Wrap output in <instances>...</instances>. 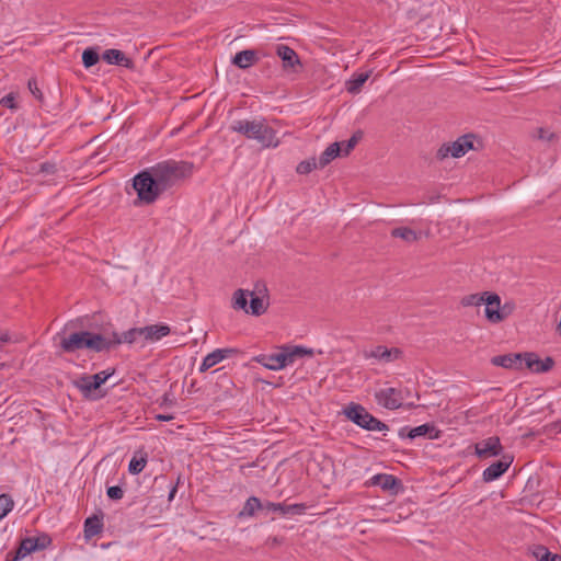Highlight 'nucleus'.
<instances>
[{
	"instance_id": "nucleus-1",
	"label": "nucleus",
	"mask_w": 561,
	"mask_h": 561,
	"mask_svg": "<svg viewBox=\"0 0 561 561\" xmlns=\"http://www.w3.org/2000/svg\"><path fill=\"white\" fill-rule=\"evenodd\" d=\"M230 129L247 139L255 140L263 149L276 148L280 144L277 131L263 118L237 119L231 123Z\"/></svg>"
},
{
	"instance_id": "nucleus-2",
	"label": "nucleus",
	"mask_w": 561,
	"mask_h": 561,
	"mask_svg": "<svg viewBox=\"0 0 561 561\" xmlns=\"http://www.w3.org/2000/svg\"><path fill=\"white\" fill-rule=\"evenodd\" d=\"M268 294L264 284H256L253 290L238 289L232 296V308L248 314L261 316L268 308Z\"/></svg>"
},
{
	"instance_id": "nucleus-3",
	"label": "nucleus",
	"mask_w": 561,
	"mask_h": 561,
	"mask_svg": "<svg viewBox=\"0 0 561 561\" xmlns=\"http://www.w3.org/2000/svg\"><path fill=\"white\" fill-rule=\"evenodd\" d=\"M59 345L66 353H75L84 348L102 352L111 347V342L101 334L81 331L60 336Z\"/></svg>"
},
{
	"instance_id": "nucleus-4",
	"label": "nucleus",
	"mask_w": 561,
	"mask_h": 561,
	"mask_svg": "<svg viewBox=\"0 0 561 561\" xmlns=\"http://www.w3.org/2000/svg\"><path fill=\"white\" fill-rule=\"evenodd\" d=\"M192 164L174 161L158 163L157 165L149 168V171L162 193L173 186L178 181L190 176L192 174Z\"/></svg>"
},
{
	"instance_id": "nucleus-5",
	"label": "nucleus",
	"mask_w": 561,
	"mask_h": 561,
	"mask_svg": "<svg viewBox=\"0 0 561 561\" xmlns=\"http://www.w3.org/2000/svg\"><path fill=\"white\" fill-rule=\"evenodd\" d=\"M313 351L302 346H282L277 353L262 354L254 358L255 362L270 370H280L305 356L311 357Z\"/></svg>"
},
{
	"instance_id": "nucleus-6",
	"label": "nucleus",
	"mask_w": 561,
	"mask_h": 561,
	"mask_svg": "<svg viewBox=\"0 0 561 561\" xmlns=\"http://www.w3.org/2000/svg\"><path fill=\"white\" fill-rule=\"evenodd\" d=\"M112 375L113 371L107 370L94 375H81L72 380V385L84 399L95 401L105 397L106 392L101 387Z\"/></svg>"
},
{
	"instance_id": "nucleus-7",
	"label": "nucleus",
	"mask_w": 561,
	"mask_h": 561,
	"mask_svg": "<svg viewBox=\"0 0 561 561\" xmlns=\"http://www.w3.org/2000/svg\"><path fill=\"white\" fill-rule=\"evenodd\" d=\"M484 317L488 322L499 324L510 318L516 310V304L513 300H506L504 304L496 293L490 291L485 296Z\"/></svg>"
},
{
	"instance_id": "nucleus-8",
	"label": "nucleus",
	"mask_w": 561,
	"mask_h": 561,
	"mask_svg": "<svg viewBox=\"0 0 561 561\" xmlns=\"http://www.w3.org/2000/svg\"><path fill=\"white\" fill-rule=\"evenodd\" d=\"M133 187L137 192L138 201L141 204H152L162 194L149 169L134 178Z\"/></svg>"
},
{
	"instance_id": "nucleus-9",
	"label": "nucleus",
	"mask_w": 561,
	"mask_h": 561,
	"mask_svg": "<svg viewBox=\"0 0 561 561\" xmlns=\"http://www.w3.org/2000/svg\"><path fill=\"white\" fill-rule=\"evenodd\" d=\"M343 414L356 425L367 431H386L388 426L373 416L363 405L351 403L344 408Z\"/></svg>"
},
{
	"instance_id": "nucleus-10",
	"label": "nucleus",
	"mask_w": 561,
	"mask_h": 561,
	"mask_svg": "<svg viewBox=\"0 0 561 561\" xmlns=\"http://www.w3.org/2000/svg\"><path fill=\"white\" fill-rule=\"evenodd\" d=\"M473 149V137L470 135H465L456 139L451 142L443 144L438 150L436 151L437 160H445L449 157L451 158H461L468 151Z\"/></svg>"
},
{
	"instance_id": "nucleus-11",
	"label": "nucleus",
	"mask_w": 561,
	"mask_h": 561,
	"mask_svg": "<svg viewBox=\"0 0 561 561\" xmlns=\"http://www.w3.org/2000/svg\"><path fill=\"white\" fill-rule=\"evenodd\" d=\"M365 359H375L379 363H392L401 358L402 352L398 347L388 348L383 345H375L362 352Z\"/></svg>"
},
{
	"instance_id": "nucleus-12",
	"label": "nucleus",
	"mask_w": 561,
	"mask_h": 561,
	"mask_svg": "<svg viewBox=\"0 0 561 561\" xmlns=\"http://www.w3.org/2000/svg\"><path fill=\"white\" fill-rule=\"evenodd\" d=\"M50 538L46 535L36 538H25L21 541L20 547L16 550L15 557L13 558V561L21 560L28 556L30 553L35 552L37 550H43L47 548L50 545Z\"/></svg>"
},
{
	"instance_id": "nucleus-13",
	"label": "nucleus",
	"mask_w": 561,
	"mask_h": 561,
	"mask_svg": "<svg viewBox=\"0 0 561 561\" xmlns=\"http://www.w3.org/2000/svg\"><path fill=\"white\" fill-rule=\"evenodd\" d=\"M503 446L497 436H491L474 444V454L480 459H489L502 455Z\"/></svg>"
},
{
	"instance_id": "nucleus-14",
	"label": "nucleus",
	"mask_w": 561,
	"mask_h": 561,
	"mask_svg": "<svg viewBox=\"0 0 561 561\" xmlns=\"http://www.w3.org/2000/svg\"><path fill=\"white\" fill-rule=\"evenodd\" d=\"M275 53L282 59L284 71L296 73L302 67L299 56L289 46L283 44L277 45Z\"/></svg>"
},
{
	"instance_id": "nucleus-15",
	"label": "nucleus",
	"mask_w": 561,
	"mask_h": 561,
	"mask_svg": "<svg viewBox=\"0 0 561 561\" xmlns=\"http://www.w3.org/2000/svg\"><path fill=\"white\" fill-rule=\"evenodd\" d=\"M375 398L379 405L389 410L398 409L402 404L401 391L396 388L380 389L375 393Z\"/></svg>"
},
{
	"instance_id": "nucleus-16",
	"label": "nucleus",
	"mask_w": 561,
	"mask_h": 561,
	"mask_svg": "<svg viewBox=\"0 0 561 561\" xmlns=\"http://www.w3.org/2000/svg\"><path fill=\"white\" fill-rule=\"evenodd\" d=\"M523 367L525 366L533 373H547L552 369L554 365V360L551 357H546L541 359L535 353H524L523 356Z\"/></svg>"
},
{
	"instance_id": "nucleus-17",
	"label": "nucleus",
	"mask_w": 561,
	"mask_h": 561,
	"mask_svg": "<svg viewBox=\"0 0 561 561\" xmlns=\"http://www.w3.org/2000/svg\"><path fill=\"white\" fill-rule=\"evenodd\" d=\"M513 463V456L506 454L502 458L484 469L482 479L484 482H492L504 474Z\"/></svg>"
},
{
	"instance_id": "nucleus-18",
	"label": "nucleus",
	"mask_w": 561,
	"mask_h": 561,
	"mask_svg": "<svg viewBox=\"0 0 561 561\" xmlns=\"http://www.w3.org/2000/svg\"><path fill=\"white\" fill-rule=\"evenodd\" d=\"M399 435L401 437L408 436L411 439L421 437V436H426L430 439H437L440 435V431L437 430L433 424L426 423V424L416 426L414 428L403 427L400 430Z\"/></svg>"
},
{
	"instance_id": "nucleus-19",
	"label": "nucleus",
	"mask_w": 561,
	"mask_h": 561,
	"mask_svg": "<svg viewBox=\"0 0 561 561\" xmlns=\"http://www.w3.org/2000/svg\"><path fill=\"white\" fill-rule=\"evenodd\" d=\"M142 344L153 343L170 334L171 329L167 324H151L140 328Z\"/></svg>"
},
{
	"instance_id": "nucleus-20",
	"label": "nucleus",
	"mask_w": 561,
	"mask_h": 561,
	"mask_svg": "<svg viewBox=\"0 0 561 561\" xmlns=\"http://www.w3.org/2000/svg\"><path fill=\"white\" fill-rule=\"evenodd\" d=\"M523 354H505L499 355L491 358V363L494 366L507 368V369H522L523 368Z\"/></svg>"
},
{
	"instance_id": "nucleus-21",
	"label": "nucleus",
	"mask_w": 561,
	"mask_h": 561,
	"mask_svg": "<svg viewBox=\"0 0 561 561\" xmlns=\"http://www.w3.org/2000/svg\"><path fill=\"white\" fill-rule=\"evenodd\" d=\"M367 484L377 485L380 486L383 491H391L392 493H397L399 481L391 474L379 473L371 477Z\"/></svg>"
},
{
	"instance_id": "nucleus-22",
	"label": "nucleus",
	"mask_w": 561,
	"mask_h": 561,
	"mask_svg": "<svg viewBox=\"0 0 561 561\" xmlns=\"http://www.w3.org/2000/svg\"><path fill=\"white\" fill-rule=\"evenodd\" d=\"M112 345H117L122 343H141L142 344V335L140 332V328H133L122 334H113V339H107Z\"/></svg>"
},
{
	"instance_id": "nucleus-23",
	"label": "nucleus",
	"mask_w": 561,
	"mask_h": 561,
	"mask_svg": "<svg viewBox=\"0 0 561 561\" xmlns=\"http://www.w3.org/2000/svg\"><path fill=\"white\" fill-rule=\"evenodd\" d=\"M103 59L110 65H118L126 68H133L134 64L122 50L107 49L103 54Z\"/></svg>"
},
{
	"instance_id": "nucleus-24",
	"label": "nucleus",
	"mask_w": 561,
	"mask_h": 561,
	"mask_svg": "<svg viewBox=\"0 0 561 561\" xmlns=\"http://www.w3.org/2000/svg\"><path fill=\"white\" fill-rule=\"evenodd\" d=\"M233 351L229 350V348H217V350H215L214 352L209 353L204 358V360H203V363H202V365L199 367V370L202 373L208 370L209 368H211L215 365H217L220 362H222L228 356V354H230Z\"/></svg>"
},
{
	"instance_id": "nucleus-25",
	"label": "nucleus",
	"mask_w": 561,
	"mask_h": 561,
	"mask_svg": "<svg viewBox=\"0 0 561 561\" xmlns=\"http://www.w3.org/2000/svg\"><path fill=\"white\" fill-rule=\"evenodd\" d=\"M264 508L273 512H278L282 515L288 514H302L306 510L304 504H291L286 505L283 503H272L267 502L264 504Z\"/></svg>"
},
{
	"instance_id": "nucleus-26",
	"label": "nucleus",
	"mask_w": 561,
	"mask_h": 561,
	"mask_svg": "<svg viewBox=\"0 0 561 561\" xmlns=\"http://www.w3.org/2000/svg\"><path fill=\"white\" fill-rule=\"evenodd\" d=\"M259 58L255 50L245 49L237 53L232 59L233 65L241 69H247L257 62Z\"/></svg>"
},
{
	"instance_id": "nucleus-27",
	"label": "nucleus",
	"mask_w": 561,
	"mask_h": 561,
	"mask_svg": "<svg viewBox=\"0 0 561 561\" xmlns=\"http://www.w3.org/2000/svg\"><path fill=\"white\" fill-rule=\"evenodd\" d=\"M393 238H399L407 243H415L422 238L421 231L414 230L410 227H398L391 230Z\"/></svg>"
},
{
	"instance_id": "nucleus-28",
	"label": "nucleus",
	"mask_w": 561,
	"mask_h": 561,
	"mask_svg": "<svg viewBox=\"0 0 561 561\" xmlns=\"http://www.w3.org/2000/svg\"><path fill=\"white\" fill-rule=\"evenodd\" d=\"M371 71L354 75L350 80L346 81V91L351 94H357L360 92L364 83L370 77Z\"/></svg>"
},
{
	"instance_id": "nucleus-29",
	"label": "nucleus",
	"mask_w": 561,
	"mask_h": 561,
	"mask_svg": "<svg viewBox=\"0 0 561 561\" xmlns=\"http://www.w3.org/2000/svg\"><path fill=\"white\" fill-rule=\"evenodd\" d=\"M342 148L340 142L331 144L320 156L319 158V168L322 169L328 165L332 160L342 154Z\"/></svg>"
},
{
	"instance_id": "nucleus-30",
	"label": "nucleus",
	"mask_w": 561,
	"mask_h": 561,
	"mask_svg": "<svg viewBox=\"0 0 561 561\" xmlns=\"http://www.w3.org/2000/svg\"><path fill=\"white\" fill-rule=\"evenodd\" d=\"M103 524L101 518L98 516H92L85 519L84 522V536L90 539L102 531Z\"/></svg>"
},
{
	"instance_id": "nucleus-31",
	"label": "nucleus",
	"mask_w": 561,
	"mask_h": 561,
	"mask_svg": "<svg viewBox=\"0 0 561 561\" xmlns=\"http://www.w3.org/2000/svg\"><path fill=\"white\" fill-rule=\"evenodd\" d=\"M490 291H482L477 294L466 295L460 299V305L462 307H479L484 305L485 296H488Z\"/></svg>"
},
{
	"instance_id": "nucleus-32",
	"label": "nucleus",
	"mask_w": 561,
	"mask_h": 561,
	"mask_svg": "<svg viewBox=\"0 0 561 561\" xmlns=\"http://www.w3.org/2000/svg\"><path fill=\"white\" fill-rule=\"evenodd\" d=\"M146 463H147V454L144 451H138L131 458L129 466H128V470L131 474H138L145 469Z\"/></svg>"
},
{
	"instance_id": "nucleus-33",
	"label": "nucleus",
	"mask_w": 561,
	"mask_h": 561,
	"mask_svg": "<svg viewBox=\"0 0 561 561\" xmlns=\"http://www.w3.org/2000/svg\"><path fill=\"white\" fill-rule=\"evenodd\" d=\"M260 508H264V505L260 502V500L257 497L252 496L245 502V504L239 515L240 516H253L254 513Z\"/></svg>"
},
{
	"instance_id": "nucleus-34",
	"label": "nucleus",
	"mask_w": 561,
	"mask_h": 561,
	"mask_svg": "<svg viewBox=\"0 0 561 561\" xmlns=\"http://www.w3.org/2000/svg\"><path fill=\"white\" fill-rule=\"evenodd\" d=\"M534 137L546 142H553L558 139V136L554 131L545 127L536 128L534 131Z\"/></svg>"
},
{
	"instance_id": "nucleus-35",
	"label": "nucleus",
	"mask_w": 561,
	"mask_h": 561,
	"mask_svg": "<svg viewBox=\"0 0 561 561\" xmlns=\"http://www.w3.org/2000/svg\"><path fill=\"white\" fill-rule=\"evenodd\" d=\"M100 59L99 53L94 48H87L82 53V62L85 68L94 66Z\"/></svg>"
},
{
	"instance_id": "nucleus-36",
	"label": "nucleus",
	"mask_w": 561,
	"mask_h": 561,
	"mask_svg": "<svg viewBox=\"0 0 561 561\" xmlns=\"http://www.w3.org/2000/svg\"><path fill=\"white\" fill-rule=\"evenodd\" d=\"M317 168H319V162L316 160V158H310L299 162L296 168V172L298 174H308Z\"/></svg>"
},
{
	"instance_id": "nucleus-37",
	"label": "nucleus",
	"mask_w": 561,
	"mask_h": 561,
	"mask_svg": "<svg viewBox=\"0 0 561 561\" xmlns=\"http://www.w3.org/2000/svg\"><path fill=\"white\" fill-rule=\"evenodd\" d=\"M13 501L7 494L0 495V519L5 517L13 508Z\"/></svg>"
},
{
	"instance_id": "nucleus-38",
	"label": "nucleus",
	"mask_w": 561,
	"mask_h": 561,
	"mask_svg": "<svg viewBox=\"0 0 561 561\" xmlns=\"http://www.w3.org/2000/svg\"><path fill=\"white\" fill-rule=\"evenodd\" d=\"M358 140H359V136L353 135L347 141L340 142L341 148H342V151H341L342 154L347 156L354 149V147L356 146Z\"/></svg>"
},
{
	"instance_id": "nucleus-39",
	"label": "nucleus",
	"mask_w": 561,
	"mask_h": 561,
	"mask_svg": "<svg viewBox=\"0 0 561 561\" xmlns=\"http://www.w3.org/2000/svg\"><path fill=\"white\" fill-rule=\"evenodd\" d=\"M534 556L538 561H549L551 552L547 548L539 546L534 550Z\"/></svg>"
},
{
	"instance_id": "nucleus-40",
	"label": "nucleus",
	"mask_w": 561,
	"mask_h": 561,
	"mask_svg": "<svg viewBox=\"0 0 561 561\" xmlns=\"http://www.w3.org/2000/svg\"><path fill=\"white\" fill-rule=\"evenodd\" d=\"M0 105L9 107L11 110H15L16 108L15 95L13 93L7 94L5 96H3L0 100Z\"/></svg>"
},
{
	"instance_id": "nucleus-41",
	"label": "nucleus",
	"mask_w": 561,
	"mask_h": 561,
	"mask_svg": "<svg viewBox=\"0 0 561 561\" xmlns=\"http://www.w3.org/2000/svg\"><path fill=\"white\" fill-rule=\"evenodd\" d=\"M124 495V492L121 486H110L107 489V496L112 500H121Z\"/></svg>"
},
{
	"instance_id": "nucleus-42",
	"label": "nucleus",
	"mask_w": 561,
	"mask_h": 561,
	"mask_svg": "<svg viewBox=\"0 0 561 561\" xmlns=\"http://www.w3.org/2000/svg\"><path fill=\"white\" fill-rule=\"evenodd\" d=\"M28 89H30L31 93H32L35 98H37V99H41V98H42V92H41V90L38 89L37 83H36V81H35V80H30V81H28Z\"/></svg>"
},
{
	"instance_id": "nucleus-43",
	"label": "nucleus",
	"mask_w": 561,
	"mask_h": 561,
	"mask_svg": "<svg viewBox=\"0 0 561 561\" xmlns=\"http://www.w3.org/2000/svg\"><path fill=\"white\" fill-rule=\"evenodd\" d=\"M173 419H174L173 415H165V414H157L156 415V420H158V421H171Z\"/></svg>"
},
{
	"instance_id": "nucleus-44",
	"label": "nucleus",
	"mask_w": 561,
	"mask_h": 561,
	"mask_svg": "<svg viewBox=\"0 0 561 561\" xmlns=\"http://www.w3.org/2000/svg\"><path fill=\"white\" fill-rule=\"evenodd\" d=\"M268 542L272 545V546H277V545H280L282 543V540L277 537H273V538H270L268 539Z\"/></svg>"
},
{
	"instance_id": "nucleus-45",
	"label": "nucleus",
	"mask_w": 561,
	"mask_h": 561,
	"mask_svg": "<svg viewBox=\"0 0 561 561\" xmlns=\"http://www.w3.org/2000/svg\"><path fill=\"white\" fill-rule=\"evenodd\" d=\"M550 431H554L557 433H560L561 432V424L557 423V424H552L550 426Z\"/></svg>"
},
{
	"instance_id": "nucleus-46",
	"label": "nucleus",
	"mask_w": 561,
	"mask_h": 561,
	"mask_svg": "<svg viewBox=\"0 0 561 561\" xmlns=\"http://www.w3.org/2000/svg\"><path fill=\"white\" fill-rule=\"evenodd\" d=\"M549 561H561V557H559L558 554H552L551 553V557L549 558Z\"/></svg>"
},
{
	"instance_id": "nucleus-47",
	"label": "nucleus",
	"mask_w": 561,
	"mask_h": 561,
	"mask_svg": "<svg viewBox=\"0 0 561 561\" xmlns=\"http://www.w3.org/2000/svg\"><path fill=\"white\" fill-rule=\"evenodd\" d=\"M51 169H53V165H46V164H43V165H42V170H43L44 172H49Z\"/></svg>"
},
{
	"instance_id": "nucleus-48",
	"label": "nucleus",
	"mask_w": 561,
	"mask_h": 561,
	"mask_svg": "<svg viewBox=\"0 0 561 561\" xmlns=\"http://www.w3.org/2000/svg\"><path fill=\"white\" fill-rule=\"evenodd\" d=\"M175 492H176V488L174 486V488L171 490L170 494H169V500H172V499H173V496H174Z\"/></svg>"
}]
</instances>
